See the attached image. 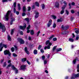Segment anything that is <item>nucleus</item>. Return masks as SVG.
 Instances as JSON below:
<instances>
[{
	"instance_id": "f257e3e1",
	"label": "nucleus",
	"mask_w": 79,
	"mask_h": 79,
	"mask_svg": "<svg viewBox=\"0 0 79 79\" xmlns=\"http://www.w3.org/2000/svg\"><path fill=\"white\" fill-rule=\"evenodd\" d=\"M10 13H11V11L9 10L7 11L6 14L4 15V18L6 19L5 21H8V19H9V15Z\"/></svg>"
},
{
	"instance_id": "f03ea898",
	"label": "nucleus",
	"mask_w": 79,
	"mask_h": 79,
	"mask_svg": "<svg viewBox=\"0 0 79 79\" xmlns=\"http://www.w3.org/2000/svg\"><path fill=\"white\" fill-rule=\"evenodd\" d=\"M0 29H2V31L3 32H4L6 30L5 26L3 24H2L1 23H0Z\"/></svg>"
},
{
	"instance_id": "7ed1b4c3",
	"label": "nucleus",
	"mask_w": 79,
	"mask_h": 79,
	"mask_svg": "<svg viewBox=\"0 0 79 79\" xmlns=\"http://www.w3.org/2000/svg\"><path fill=\"white\" fill-rule=\"evenodd\" d=\"M4 54L5 55H8L9 56H11V53L10 52V51L7 50H5L4 52Z\"/></svg>"
},
{
	"instance_id": "20e7f679",
	"label": "nucleus",
	"mask_w": 79,
	"mask_h": 79,
	"mask_svg": "<svg viewBox=\"0 0 79 79\" xmlns=\"http://www.w3.org/2000/svg\"><path fill=\"white\" fill-rule=\"evenodd\" d=\"M17 40L19 42V43H20L21 44H24V41L21 38H18Z\"/></svg>"
},
{
	"instance_id": "39448f33",
	"label": "nucleus",
	"mask_w": 79,
	"mask_h": 79,
	"mask_svg": "<svg viewBox=\"0 0 79 79\" xmlns=\"http://www.w3.org/2000/svg\"><path fill=\"white\" fill-rule=\"evenodd\" d=\"M12 68L13 70L15 71V74H18V69H17L15 67V66H14V65H12Z\"/></svg>"
},
{
	"instance_id": "423d86ee",
	"label": "nucleus",
	"mask_w": 79,
	"mask_h": 79,
	"mask_svg": "<svg viewBox=\"0 0 79 79\" xmlns=\"http://www.w3.org/2000/svg\"><path fill=\"white\" fill-rule=\"evenodd\" d=\"M52 19H50L49 20L48 23L47 24V26L48 27H50L51 25H52Z\"/></svg>"
},
{
	"instance_id": "0eeeda50",
	"label": "nucleus",
	"mask_w": 79,
	"mask_h": 79,
	"mask_svg": "<svg viewBox=\"0 0 79 79\" xmlns=\"http://www.w3.org/2000/svg\"><path fill=\"white\" fill-rule=\"evenodd\" d=\"M69 28V27L68 26L64 27L63 25H62L61 29H62L63 30H67Z\"/></svg>"
},
{
	"instance_id": "6e6552de",
	"label": "nucleus",
	"mask_w": 79,
	"mask_h": 79,
	"mask_svg": "<svg viewBox=\"0 0 79 79\" xmlns=\"http://www.w3.org/2000/svg\"><path fill=\"white\" fill-rule=\"evenodd\" d=\"M34 12V13L35 14V18H37L39 16V12H37L36 10H35Z\"/></svg>"
},
{
	"instance_id": "1a4fd4ad",
	"label": "nucleus",
	"mask_w": 79,
	"mask_h": 79,
	"mask_svg": "<svg viewBox=\"0 0 79 79\" xmlns=\"http://www.w3.org/2000/svg\"><path fill=\"white\" fill-rule=\"evenodd\" d=\"M65 8V6H63L62 7V10L60 12V14H61V15H63V13H64V10Z\"/></svg>"
},
{
	"instance_id": "9d476101",
	"label": "nucleus",
	"mask_w": 79,
	"mask_h": 79,
	"mask_svg": "<svg viewBox=\"0 0 79 79\" xmlns=\"http://www.w3.org/2000/svg\"><path fill=\"white\" fill-rule=\"evenodd\" d=\"M26 65H23L21 66L20 69L22 70H25V69H26Z\"/></svg>"
},
{
	"instance_id": "9b49d317",
	"label": "nucleus",
	"mask_w": 79,
	"mask_h": 79,
	"mask_svg": "<svg viewBox=\"0 0 79 79\" xmlns=\"http://www.w3.org/2000/svg\"><path fill=\"white\" fill-rule=\"evenodd\" d=\"M20 28L21 29H24L26 27V24L24 23V24L23 26H20Z\"/></svg>"
},
{
	"instance_id": "f8f14e48",
	"label": "nucleus",
	"mask_w": 79,
	"mask_h": 79,
	"mask_svg": "<svg viewBox=\"0 0 79 79\" xmlns=\"http://www.w3.org/2000/svg\"><path fill=\"white\" fill-rule=\"evenodd\" d=\"M30 28H31V25H29L27 28V33H29L30 32V30H29V29H30Z\"/></svg>"
},
{
	"instance_id": "ddd939ff",
	"label": "nucleus",
	"mask_w": 79,
	"mask_h": 79,
	"mask_svg": "<svg viewBox=\"0 0 79 79\" xmlns=\"http://www.w3.org/2000/svg\"><path fill=\"white\" fill-rule=\"evenodd\" d=\"M24 51L26 53H27L28 55H29V51L27 50V47H25L24 48Z\"/></svg>"
},
{
	"instance_id": "4468645a",
	"label": "nucleus",
	"mask_w": 79,
	"mask_h": 79,
	"mask_svg": "<svg viewBox=\"0 0 79 79\" xmlns=\"http://www.w3.org/2000/svg\"><path fill=\"white\" fill-rule=\"evenodd\" d=\"M46 45H52V43H51L50 42V41L48 40L46 41Z\"/></svg>"
},
{
	"instance_id": "2eb2a0df",
	"label": "nucleus",
	"mask_w": 79,
	"mask_h": 79,
	"mask_svg": "<svg viewBox=\"0 0 79 79\" xmlns=\"http://www.w3.org/2000/svg\"><path fill=\"white\" fill-rule=\"evenodd\" d=\"M68 33H69L68 31H66L62 32V34L65 35V34H68Z\"/></svg>"
},
{
	"instance_id": "dca6fc26",
	"label": "nucleus",
	"mask_w": 79,
	"mask_h": 79,
	"mask_svg": "<svg viewBox=\"0 0 79 79\" xmlns=\"http://www.w3.org/2000/svg\"><path fill=\"white\" fill-rule=\"evenodd\" d=\"M55 6L56 8H58L59 7V3L58 2H56L55 3Z\"/></svg>"
},
{
	"instance_id": "f3484780",
	"label": "nucleus",
	"mask_w": 79,
	"mask_h": 79,
	"mask_svg": "<svg viewBox=\"0 0 79 79\" xmlns=\"http://www.w3.org/2000/svg\"><path fill=\"white\" fill-rule=\"evenodd\" d=\"M12 66V64L11 63L10 64L7 66L6 68V69H8L9 67H11Z\"/></svg>"
},
{
	"instance_id": "a211bd4d",
	"label": "nucleus",
	"mask_w": 79,
	"mask_h": 79,
	"mask_svg": "<svg viewBox=\"0 0 79 79\" xmlns=\"http://www.w3.org/2000/svg\"><path fill=\"white\" fill-rule=\"evenodd\" d=\"M33 53L35 55L37 54V50L36 49L35 50L33 51Z\"/></svg>"
},
{
	"instance_id": "6ab92c4d",
	"label": "nucleus",
	"mask_w": 79,
	"mask_h": 79,
	"mask_svg": "<svg viewBox=\"0 0 79 79\" xmlns=\"http://www.w3.org/2000/svg\"><path fill=\"white\" fill-rule=\"evenodd\" d=\"M7 38H8V40H10V41L11 39V36H10V35H7Z\"/></svg>"
},
{
	"instance_id": "aec40b11",
	"label": "nucleus",
	"mask_w": 79,
	"mask_h": 79,
	"mask_svg": "<svg viewBox=\"0 0 79 79\" xmlns=\"http://www.w3.org/2000/svg\"><path fill=\"white\" fill-rule=\"evenodd\" d=\"M23 12H26V7L24 6L23 7Z\"/></svg>"
},
{
	"instance_id": "412c9836",
	"label": "nucleus",
	"mask_w": 79,
	"mask_h": 79,
	"mask_svg": "<svg viewBox=\"0 0 79 79\" xmlns=\"http://www.w3.org/2000/svg\"><path fill=\"white\" fill-rule=\"evenodd\" d=\"M25 20L26 21H27L28 23H29V18H26L25 19Z\"/></svg>"
},
{
	"instance_id": "4be33fe9",
	"label": "nucleus",
	"mask_w": 79,
	"mask_h": 79,
	"mask_svg": "<svg viewBox=\"0 0 79 79\" xmlns=\"http://www.w3.org/2000/svg\"><path fill=\"white\" fill-rule=\"evenodd\" d=\"M21 60L22 62H25L27 60V59H26V58H24L22 59Z\"/></svg>"
},
{
	"instance_id": "5701e85b",
	"label": "nucleus",
	"mask_w": 79,
	"mask_h": 79,
	"mask_svg": "<svg viewBox=\"0 0 79 79\" xmlns=\"http://www.w3.org/2000/svg\"><path fill=\"white\" fill-rule=\"evenodd\" d=\"M57 47V46H54V47L52 48V50L53 51H55L56 50V48Z\"/></svg>"
},
{
	"instance_id": "b1692460",
	"label": "nucleus",
	"mask_w": 79,
	"mask_h": 79,
	"mask_svg": "<svg viewBox=\"0 0 79 79\" xmlns=\"http://www.w3.org/2000/svg\"><path fill=\"white\" fill-rule=\"evenodd\" d=\"M69 40L70 42H74V40L73 39L69 38Z\"/></svg>"
},
{
	"instance_id": "393cba45",
	"label": "nucleus",
	"mask_w": 79,
	"mask_h": 79,
	"mask_svg": "<svg viewBox=\"0 0 79 79\" xmlns=\"http://www.w3.org/2000/svg\"><path fill=\"white\" fill-rule=\"evenodd\" d=\"M34 31L33 30H31L30 31V33L31 35H34Z\"/></svg>"
},
{
	"instance_id": "a878e982",
	"label": "nucleus",
	"mask_w": 79,
	"mask_h": 79,
	"mask_svg": "<svg viewBox=\"0 0 79 79\" xmlns=\"http://www.w3.org/2000/svg\"><path fill=\"white\" fill-rule=\"evenodd\" d=\"M15 31V29H13L11 30V35H13V33H14V31Z\"/></svg>"
},
{
	"instance_id": "bb28decb",
	"label": "nucleus",
	"mask_w": 79,
	"mask_h": 79,
	"mask_svg": "<svg viewBox=\"0 0 79 79\" xmlns=\"http://www.w3.org/2000/svg\"><path fill=\"white\" fill-rule=\"evenodd\" d=\"M35 5L39 7V3H38V2H36L35 3Z\"/></svg>"
},
{
	"instance_id": "cd10ccee",
	"label": "nucleus",
	"mask_w": 79,
	"mask_h": 79,
	"mask_svg": "<svg viewBox=\"0 0 79 79\" xmlns=\"http://www.w3.org/2000/svg\"><path fill=\"white\" fill-rule=\"evenodd\" d=\"M57 52H60V51H61L62 49L61 48H58L56 49Z\"/></svg>"
},
{
	"instance_id": "c85d7f7f",
	"label": "nucleus",
	"mask_w": 79,
	"mask_h": 79,
	"mask_svg": "<svg viewBox=\"0 0 79 79\" xmlns=\"http://www.w3.org/2000/svg\"><path fill=\"white\" fill-rule=\"evenodd\" d=\"M6 62H5L3 65V67L4 68L5 67H6Z\"/></svg>"
},
{
	"instance_id": "c756f323",
	"label": "nucleus",
	"mask_w": 79,
	"mask_h": 79,
	"mask_svg": "<svg viewBox=\"0 0 79 79\" xmlns=\"http://www.w3.org/2000/svg\"><path fill=\"white\" fill-rule=\"evenodd\" d=\"M79 76V73H77V74H76L75 75V78H76V77H78Z\"/></svg>"
},
{
	"instance_id": "7c9ffc66",
	"label": "nucleus",
	"mask_w": 79,
	"mask_h": 79,
	"mask_svg": "<svg viewBox=\"0 0 79 79\" xmlns=\"http://www.w3.org/2000/svg\"><path fill=\"white\" fill-rule=\"evenodd\" d=\"M54 35H52L50 38H49V40H50V39H52V38H53V37H54Z\"/></svg>"
},
{
	"instance_id": "2f4dec72",
	"label": "nucleus",
	"mask_w": 79,
	"mask_h": 79,
	"mask_svg": "<svg viewBox=\"0 0 79 79\" xmlns=\"http://www.w3.org/2000/svg\"><path fill=\"white\" fill-rule=\"evenodd\" d=\"M2 46H3V47L5 48H7V46L6 44H3L2 45Z\"/></svg>"
},
{
	"instance_id": "473e14b6",
	"label": "nucleus",
	"mask_w": 79,
	"mask_h": 79,
	"mask_svg": "<svg viewBox=\"0 0 79 79\" xmlns=\"http://www.w3.org/2000/svg\"><path fill=\"white\" fill-rule=\"evenodd\" d=\"M63 3H64V4L65 5L64 6H65V7H66V5H67L68 4V3H67V2H66V1H64L63 2Z\"/></svg>"
},
{
	"instance_id": "72a5a7b5",
	"label": "nucleus",
	"mask_w": 79,
	"mask_h": 79,
	"mask_svg": "<svg viewBox=\"0 0 79 79\" xmlns=\"http://www.w3.org/2000/svg\"><path fill=\"white\" fill-rule=\"evenodd\" d=\"M16 2H15L14 3V7L16 8Z\"/></svg>"
},
{
	"instance_id": "f704fd0d",
	"label": "nucleus",
	"mask_w": 79,
	"mask_h": 79,
	"mask_svg": "<svg viewBox=\"0 0 79 79\" xmlns=\"http://www.w3.org/2000/svg\"><path fill=\"white\" fill-rule=\"evenodd\" d=\"M41 6L42 9H44L45 8V5L44 4H42Z\"/></svg>"
},
{
	"instance_id": "c9c22d12",
	"label": "nucleus",
	"mask_w": 79,
	"mask_h": 79,
	"mask_svg": "<svg viewBox=\"0 0 79 79\" xmlns=\"http://www.w3.org/2000/svg\"><path fill=\"white\" fill-rule=\"evenodd\" d=\"M52 18H53V19H56V16H55V15H52Z\"/></svg>"
},
{
	"instance_id": "e433bc0d",
	"label": "nucleus",
	"mask_w": 79,
	"mask_h": 79,
	"mask_svg": "<svg viewBox=\"0 0 79 79\" xmlns=\"http://www.w3.org/2000/svg\"><path fill=\"white\" fill-rule=\"evenodd\" d=\"M42 58L43 60H44L45 59V56H43L42 57Z\"/></svg>"
},
{
	"instance_id": "4c0bfd02",
	"label": "nucleus",
	"mask_w": 79,
	"mask_h": 79,
	"mask_svg": "<svg viewBox=\"0 0 79 79\" xmlns=\"http://www.w3.org/2000/svg\"><path fill=\"white\" fill-rule=\"evenodd\" d=\"M14 47H15V50L16 51L18 50V47L16 45H14Z\"/></svg>"
},
{
	"instance_id": "58836bf2",
	"label": "nucleus",
	"mask_w": 79,
	"mask_h": 79,
	"mask_svg": "<svg viewBox=\"0 0 79 79\" xmlns=\"http://www.w3.org/2000/svg\"><path fill=\"white\" fill-rule=\"evenodd\" d=\"M75 32L76 34H78L79 33V30H77L75 31Z\"/></svg>"
},
{
	"instance_id": "ea45409f",
	"label": "nucleus",
	"mask_w": 79,
	"mask_h": 79,
	"mask_svg": "<svg viewBox=\"0 0 79 79\" xmlns=\"http://www.w3.org/2000/svg\"><path fill=\"white\" fill-rule=\"evenodd\" d=\"M62 20L61 19H58L57 20V21L58 22H61L62 21Z\"/></svg>"
},
{
	"instance_id": "a19ab883",
	"label": "nucleus",
	"mask_w": 79,
	"mask_h": 79,
	"mask_svg": "<svg viewBox=\"0 0 79 79\" xmlns=\"http://www.w3.org/2000/svg\"><path fill=\"white\" fill-rule=\"evenodd\" d=\"M11 50L12 52H14L15 51V48H14L13 47H12L11 48Z\"/></svg>"
},
{
	"instance_id": "79ce46f5",
	"label": "nucleus",
	"mask_w": 79,
	"mask_h": 79,
	"mask_svg": "<svg viewBox=\"0 0 79 79\" xmlns=\"http://www.w3.org/2000/svg\"><path fill=\"white\" fill-rule=\"evenodd\" d=\"M56 26V24L55 23H54L53 24V28H55Z\"/></svg>"
},
{
	"instance_id": "37998d69",
	"label": "nucleus",
	"mask_w": 79,
	"mask_h": 79,
	"mask_svg": "<svg viewBox=\"0 0 79 79\" xmlns=\"http://www.w3.org/2000/svg\"><path fill=\"white\" fill-rule=\"evenodd\" d=\"M53 41H56L57 40V39L56 38H54L53 39Z\"/></svg>"
},
{
	"instance_id": "c03bdc74",
	"label": "nucleus",
	"mask_w": 79,
	"mask_h": 79,
	"mask_svg": "<svg viewBox=\"0 0 79 79\" xmlns=\"http://www.w3.org/2000/svg\"><path fill=\"white\" fill-rule=\"evenodd\" d=\"M13 56H14V57L17 56V54H15V53H14L13 54Z\"/></svg>"
},
{
	"instance_id": "a18cd8bd",
	"label": "nucleus",
	"mask_w": 79,
	"mask_h": 79,
	"mask_svg": "<svg viewBox=\"0 0 79 79\" xmlns=\"http://www.w3.org/2000/svg\"><path fill=\"white\" fill-rule=\"evenodd\" d=\"M16 8H15V7H14V13H16Z\"/></svg>"
},
{
	"instance_id": "49530a36",
	"label": "nucleus",
	"mask_w": 79,
	"mask_h": 79,
	"mask_svg": "<svg viewBox=\"0 0 79 79\" xmlns=\"http://www.w3.org/2000/svg\"><path fill=\"white\" fill-rule=\"evenodd\" d=\"M40 52L42 53H44V50H43V49H40Z\"/></svg>"
},
{
	"instance_id": "de8ad7c7",
	"label": "nucleus",
	"mask_w": 79,
	"mask_h": 79,
	"mask_svg": "<svg viewBox=\"0 0 79 79\" xmlns=\"http://www.w3.org/2000/svg\"><path fill=\"white\" fill-rule=\"evenodd\" d=\"M3 47H4L3 46H2L1 47V48H0V52H2V49L3 48Z\"/></svg>"
},
{
	"instance_id": "09e8293b",
	"label": "nucleus",
	"mask_w": 79,
	"mask_h": 79,
	"mask_svg": "<svg viewBox=\"0 0 79 79\" xmlns=\"http://www.w3.org/2000/svg\"><path fill=\"white\" fill-rule=\"evenodd\" d=\"M40 33V31H39L37 33H36V34L37 35V36H38L39 35V34Z\"/></svg>"
},
{
	"instance_id": "8fccbe9b",
	"label": "nucleus",
	"mask_w": 79,
	"mask_h": 79,
	"mask_svg": "<svg viewBox=\"0 0 79 79\" xmlns=\"http://www.w3.org/2000/svg\"><path fill=\"white\" fill-rule=\"evenodd\" d=\"M41 48H42V46L41 45H39L38 48V50H40Z\"/></svg>"
},
{
	"instance_id": "3c124183",
	"label": "nucleus",
	"mask_w": 79,
	"mask_h": 79,
	"mask_svg": "<svg viewBox=\"0 0 79 79\" xmlns=\"http://www.w3.org/2000/svg\"><path fill=\"white\" fill-rule=\"evenodd\" d=\"M44 64H47V60H44Z\"/></svg>"
},
{
	"instance_id": "603ef678",
	"label": "nucleus",
	"mask_w": 79,
	"mask_h": 79,
	"mask_svg": "<svg viewBox=\"0 0 79 79\" xmlns=\"http://www.w3.org/2000/svg\"><path fill=\"white\" fill-rule=\"evenodd\" d=\"M26 15V14L25 13H23L22 14V16H24Z\"/></svg>"
},
{
	"instance_id": "864d4df0",
	"label": "nucleus",
	"mask_w": 79,
	"mask_h": 79,
	"mask_svg": "<svg viewBox=\"0 0 79 79\" xmlns=\"http://www.w3.org/2000/svg\"><path fill=\"white\" fill-rule=\"evenodd\" d=\"M7 1H8L7 0H2V2H3V3H4L5 2H7Z\"/></svg>"
},
{
	"instance_id": "5fc2aeb1",
	"label": "nucleus",
	"mask_w": 79,
	"mask_h": 79,
	"mask_svg": "<svg viewBox=\"0 0 79 79\" xmlns=\"http://www.w3.org/2000/svg\"><path fill=\"white\" fill-rule=\"evenodd\" d=\"M65 11L66 14L67 15H69V12H68V10H66Z\"/></svg>"
},
{
	"instance_id": "6e6d98bb",
	"label": "nucleus",
	"mask_w": 79,
	"mask_h": 79,
	"mask_svg": "<svg viewBox=\"0 0 79 79\" xmlns=\"http://www.w3.org/2000/svg\"><path fill=\"white\" fill-rule=\"evenodd\" d=\"M16 15H18L19 14V11H16Z\"/></svg>"
},
{
	"instance_id": "4d7b16f0",
	"label": "nucleus",
	"mask_w": 79,
	"mask_h": 79,
	"mask_svg": "<svg viewBox=\"0 0 79 79\" xmlns=\"http://www.w3.org/2000/svg\"><path fill=\"white\" fill-rule=\"evenodd\" d=\"M2 45L3 46V44H2V43H1L0 44V48H2Z\"/></svg>"
},
{
	"instance_id": "13d9d810",
	"label": "nucleus",
	"mask_w": 79,
	"mask_h": 79,
	"mask_svg": "<svg viewBox=\"0 0 79 79\" xmlns=\"http://www.w3.org/2000/svg\"><path fill=\"white\" fill-rule=\"evenodd\" d=\"M28 11H29L31 10V7H28Z\"/></svg>"
},
{
	"instance_id": "bf43d9fd",
	"label": "nucleus",
	"mask_w": 79,
	"mask_h": 79,
	"mask_svg": "<svg viewBox=\"0 0 79 79\" xmlns=\"http://www.w3.org/2000/svg\"><path fill=\"white\" fill-rule=\"evenodd\" d=\"M71 12L73 14L74 13V10H71Z\"/></svg>"
},
{
	"instance_id": "052dcab7",
	"label": "nucleus",
	"mask_w": 79,
	"mask_h": 79,
	"mask_svg": "<svg viewBox=\"0 0 79 79\" xmlns=\"http://www.w3.org/2000/svg\"><path fill=\"white\" fill-rule=\"evenodd\" d=\"M77 69H79V64H78L77 65Z\"/></svg>"
},
{
	"instance_id": "680f3d73",
	"label": "nucleus",
	"mask_w": 79,
	"mask_h": 79,
	"mask_svg": "<svg viewBox=\"0 0 79 79\" xmlns=\"http://www.w3.org/2000/svg\"><path fill=\"white\" fill-rule=\"evenodd\" d=\"M47 48H48V49H50V46L49 45L47 47Z\"/></svg>"
},
{
	"instance_id": "e2e57ef3",
	"label": "nucleus",
	"mask_w": 79,
	"mask_h": 79,
	"mask_svg": "<svg viewBox=\"0 0 79 79\" xmlns=\"http://www.w3.org/2000/svg\"><path fill=\"white\" fill-rule=\"evenodd\" d=\"M27 62L28 64H29V65L31 64V63L29 62V61H28V60L27 61Z\"/></svg>"
},
{
	"instance_id": "0e129e2a",
	"label": "nucleus",
	"mask_w": 79,
	"mask_h": 79,
	"mask_svg": "<svg viewBox=\"0 0 79 79\" xmlns=\"http://www.w3.org/2000/svg\"><path fill=\"white\" fill-rule=\"evenodd\" d=\"M72 5L73 6L75 5V3L74 2H72Z\"/></svg>"
},
{
	"instance_id": "69168bd1",
	"label": "nucleus",
	"mask_w": 79,
	"mask_h": 79,
	"mask_svg": "<svg viewBox=\"0 0 79 79\" xmlns=\"http://www.w3.org/2000/svg\"><path fill=\"white\" fill-rule=\"evenodd\" d=\"M13 21H11L10 22V25H12V24H13Z\"/></svg>"
},
{
	"instance_id": "338daca9",
	"label": "nucleus",
	"mask_w": 79,
	"mask_h": 79,
	"mask_svg": "<svg viewBox=\"0 0 79 79\" xmlns=\"http://www.w3.org/2000/svg\"><path fill=\"white\" fill-rule=\"evenodd\" d=\"M28 39L29 40H31V37L30 36L28 37Z\"/></svg>"
},
{
	"instance_id": "774afa93",
	"label": "nucleus",
	"mask_w": 79,
	"mask_h": 79,
	"mask_svg": "<svg viewBox=\"0 0 79 79\" xmlns=\"http://www.w3.org/2000/svg\"><path fill=\"white\" fill-rule=\"evenodd\" d=\"M75 78H76L75 77H72L71 78V79H75Z\"/></svg>"
}]
</instances>
